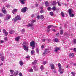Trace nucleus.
Masks as SVG:
<instances>
[{"instance_id": "1", "label": "nucleus", "mask_w": 76, "mask_h": 76, "mask_svg": "<svg viewBox=\"0 0 76 76\" xmlns=\"http://www.w3.org/2000/svg\"><path fill=\"white\" fill-rule=\"evenodd\" d=\"M68 13L69 14L70 17H72V18H73L75 16V15H74V14H73V11L72 10L69 9L68 10Z\"/></svg>"}, {"instance_id": "2", "label": "nucleus", "mask_w": 76, "mask_h": 76, "mask_svg": "<svg viewBox=\"0 0 76 76\" xmlns=\"http://www.w3.org/2000/svg\"><path fill=\"white\" fill-rule=\"evenodd\" d=\"M30 46L31 47H33L32 48V50H33L35 48V42L34 41H32V42H31L30 43Z\"/></svg>"}, {"instance_id": "3", "label": "nucleus", "mask_w": 76, "mask_h": 76, "mask_svg": "<svg viewBox=\"0 0 76 76\" xmlns=\"http://www.w3.org/2000/svg\"><path fill=\"white\" fill-rule=\"evenodd\" d=\"M23 47L25 51H27V52L29 50L28 49L29 48V47H28V45H24L23 46Z\"/></svg>"}, {"instance_id": "4", "label": "nucleus", "mask_w": 76, "mask_h": 76, "mask_svg": "<svg viewBox=\"0 0 76 76\" xmlns=\"http://www.w3.org/2000/svg\"><path fill=\"white\" fill-rule=\"evenodd\" d=\"M31 22H32V24H29L27 26L28 27L33 26V24H32V23H34V22H35V20H31Z\"/></svg>"}, {"instance_id": "5", "label": "nucleus", "mask_w": 76, "mask_h": 76, "mask_svg": "<svg viewBox=\"0 0 76 76\" xmlns=\"http://www.w3.org/2000/svg\"><path fill=\"white\" fill-rule=\"evenodd\" d=\"M26 10H28V8L27 7H25L23 8L21 10V12L22 13H25L26 12Z\"/></svg>"}, {"instance_id": "6", "label": "nucleus", "mask_w": 76, "mask_h": 76, "mask_svg": "<svg viewBox=\"0 0 76 76\" xmlns=\"http://www.w3.org/2000/svg\"><path fill=\"white\" fill-rule=\"evenodd\" d=\"M50 66L51 67V69L52 70H53L55 68V66H54V64H53V63H51L50 64Z\"/></svg>"}, {"instance_id": "7", "label": "nucleus", "mask_w": 76, "mask_h": 76, "mask_svg": "<svg viewBox=\"0 0 76 76\" xmlns=\"http://www.w3.org/2000/svg\"><path fill=\"white\" fill-rule=\"evenodd\" d=\"M3 33L4 34L5 36H7L8 35V32L7 31H6V29H3Z\"/></svg>"}, {"instance_id": "8", "label": "nucleus", "mask_w": 76, "mask_h": 76, "mask_svg": "<svg viewBox=\"0 0 76 76\" xmlns=\"http://www.w3.org/2000/svg\"><path fill=\"white\" fill-rule=\"evenodd\" d=\"M11 18V16L10 15H7L6 18H5V20H8V19H10Z\"/></svg>"}, {"instance_id": "9", "label": "nucleus", "mask_w": 76, "mask_h": 76, "mask_svg": "<svg viewBox=\"0 0 76 76\" xmlns=\"http://www.w3.org/2000/svg\"><path fill=\"white\" fill-rule=\"evenodd\" d=\"M15 18L17 20H21V17H20L19 15H17L15 17Z\"/></svg>"}, {"instance_id": "10", "label": "nucleus", "mask_w": 76, "mask_h": 76, "mask_svg": "<svg viewBox=\"0 0 76 76\" xmlns=\"http://www.w3.org/2000/svg\"><path fill=\"white\" fill-rule=\"evenodd\" d=\"M75 54L74 53H70L69 55V57L70 58H72L73 57H74Z\"/></svg>"}, {"instance_id": "11", "label": "nucleus", "mask_w": 76, "mask_h": 76, "mask_svg": "<svg viewBox=\"0 0 76 76\" xmlns=\"http://www.w3.org/2000/svg\"><path fill=\"white\" fill-rule=\"evenodd\" d=\"M49 51L48 49H45V52L43 53V54L45 55V54H46L48 53H49Z\"/></svg>"}, {"instance_id": "12", "label": "nucleus", "mask_w": 76, "mask_h": 76, "mask_svg": "<svg viewBox=\"0 0 76 76\" xmlns=\"http://www.w3.org/2000/svg\"><path fill=\"white\" fill-rule=\"evenodd\" d=\"M60 50V48L57 47H56V48L55 49L54 51L55 52H57V51H58V50Z\"/></svg>"}, {"instance_id": "13", "label": "nucleus", "mask_w": 76, "mask_h": 76, "mask_svg": "<svg viewBox=\"0 0 76 76\" xmlns=\"http://www.w3.org/2000/svg\"><path fill=\"white\" fill-rule=\"evenodd\" d=\"M20 36L17 37L15 39V41H19V39H20Z\"/></svg>"}, {"instance_id": "14", "label": "nucleus", "mask_w": 76, "mask_h": 76, "mask_svg": "<svg viewBox=\"0 0 76 76\" xmlns=\"http://www.w3.org/2000/svg\"><path fill=\"white\" fill-rule=\"evenodd\" d=\"M9 33L10 34H14L15 33V31H14V30H11L9 32Z\"/></svg>"}, {"instance_id": "15", "label": "nucleus", "mask_w": 76, "mask_h": 76, "mask_svg": "<svg viewBox=\"0 0 76 76\" xmlns=\"http://www.w3.org/2000/svg\"><path fill=\"white\" fill-rule=\"evenodd\" d=\"M24 1H26V0H20V1L21 4H24L25 2Z\"/></svg>"}, {"instance_id": "16", "label": "nucleus", "mask_w": 76, "mask_h": 76, "mask_svg": "<svg viewBox=\"0 0 76 76\" xmlns=\"http://www.w3.org/2000/svg\"><path fill=\"white\" fill-rule=\"evenodd\" d=\"M52 26H53V27H56L55 26H54L53 25H50V26H48L47 28H48V29H50V28H51V27H52Z\"/></svg>"}, {"instance_id": "17", "label": "nucleus", "mask_w": 76, "mask_h": 76, "mask_svg": "<svg viewBox=\"0 0 76 76\" xmlns=\"http://www.w3.org/2000/svg\"><path fill=\"white\" fill-rule=\"evenodd\" d=\"M19 64L20 66H23V62L22 61H20L19 62Z\"/></svg>"}, {"instance_id": "18", "label": "nucleus", "mask_w": 76, "mask_h": 76, "mask_svg": "<svg viewBox=\"0 0 76 76\" xmlns=\"http://www.w3.org/2000/svg\"><path fill=\"white\" fill-rule=\"evenodd\" d=\"M17 20H18L16 18H13L12 20V21L13 22H16L17 21Z\"/></svg>"}, {"instance_id": "19", "label": "nucleus", "mask_w": 76, "mask_h": 76, "mask_svg": "<svg viewBox=\"0 0 76 76\" xmlns=\"http://www.w3.org/2000/svg\"><path fill=\"white\" fill-rule=\"evenodd\" d=\"M18 73H19V72H18V71H17L16 72H15L14 73V76H16V75H18Z\"/></svg>"}, {"instance_id": "20", "label": "nucleus", "mask_w": 76, "mask_h": 76, "mask_svg": "<svg viewBox=\"0 0 76 76\" xmlns=\"http://www.w3.org/2000/svg\"><path fill=\"white\" fill-rule=\"evenodd\" d=\"M34 53H35V51L34 50H32L31 52V54L32 56H33Z\"/></svg>"}, {"instance_id": "21", "label": "nucleus", "mask_w": 76, "mask_h": 76, "mask_svg": "<svg viewBox=\"0 0 76 76\" xmlns=\"http://www.w3.org/2000/svg\"><path fill=\"white\" fill-rule=\"evenodd\" d=\"M17 9H14L13 11H12V13L13 14H15V12H17Z\"/></svg>"}, {"instance_id": "22", "label": "nucleus", "mask_w": 76, "mask_h": 76, "mask_svg": "<svg viewBox=\"0 0 76 76\" xmlns=\"http://www.w3.org/2000/svg\"><path fill=\"white\" fill-rule=\"evenodd\" d=\"M10 73L11 75H13V73L15 72V71L13 70H10Z\"/></svg>"}, {"instance_id": "23", "label": "nucleus", "mask_w": 76, "mask_h": 76, "mask_svg": "<svg viewBox=\"0 0 76 76\" xmlns=\"http://www.w3.org/2000/svg\"><path fill=\"white\" fill-rule=\"evenodd\" d=\"M41 71H42L44 70V66L43 65H41L40 68Z\"/></svg>"}, {"instance_id": "24", "label": "nucleus", "mask_w": 76, "mask_h": 76, "mask_svg": "<svg viewBox=\"0 0 76 76\" xmlns=\"http://www.w3.org/2000/svg\"><path fill=\"white\" fill-rule=\"evenodd\" d=\"M1 60H2V61H4V56L1 57Z\"/></svg>"}, {"instance_id": "25", "label": "nucleus", "mask_w": 76, "mask_h": 76, "mask_svg": "<svg viewBox=\"0 0 76 76\" xmlns=\"http://www.w3.org/2000/svg\"><path fill=\"white\" fill-rule=\"evenodd\" d=\"M37 63V60H35L32 63V64L33 65H34L35 64H36Z\"/></svg>"}, {"instance_id": "26", "label": "nucleus", "mask_w": 76, "mask_h": 76, "mask_svg": "<svg viewBox=\"0 0 76 76\" xmlns=\"http://www.w3.org/2000/svg\"><path fill=\"white\" fill-rule=\"evenodd\" d=\"M58 67H59V69H61V65L60 63H58Z\"/></svg>"}, {"instance_id": "27", "label": "nucleus", "mask_w": 76, "mask_h": 76, "mask_svg": "<svg viewBox=\"0 0 76 76\" xmlns=\"http://www.w3.org/2000/svg\"><path fill=\"white\" fill-rule=\"evenodd\" d=\"M52 10H53V11H56V8H55V7H53L52 8Z\"/></svg>"}, {"instance_id": "28", "label": "nucleus", "mask_w": 76, "mask_h": 76, "mask_svg": "<svg viewBox=\"0 0 76 76\" xmlns=\"http://www.w3.org/2000/svg\"><path fill=\"white\" fill-rule=\"evenodd\" d=\"M2 11L3 12V13H4V14L5 15L6 14V10H3V9L2 10Z\"/></svg>"}, {"instance_id": "29", "label": "nucleus", "mask_w": 76, "mask_h": 76, "mask_svg": "<svg viewBox=\"0 0 76 76\" xmlns=\"http://www.w3.org/2000/svg\"><path fill=\"white\" fill-rule=\"evenodd\" d=\"M61 14L62 17H63V18H64V14L63 13V12H61Z\"/></svg>"}, {"instance_id": "30", "label": "nucleus", "mask_w": 76, "mask_h": 76, "mask_svg": "<svg viewBox=\"0 0 76 76\" xmlns=\"http://www.w3.org/2000/svg\"><path fill=\"white\" fill-rule=\"evenodd\" d=\"M54 41L55 42H58V39L55 38L54 40Z\"/></svg>"}, {"instance_id": "31", "label": "nucleus", "mask_w": 76, "mask_h": 76, "mask_svg": "<svg viewBox=\"0 0 76 76\" xmlns=\"http://www.w3.org/2000/svg\"><path fill=\"white\" fill-rule=\"evenodd\" d=\"M63 34V30H61L60 31V34L61 35H62Z\"/></svg>"}, {"instance_id": "32", "label": "nucleus", "mask_w": 76, "mask_h": 76, "mask_svg": "<svg viewBox=\"0 0 76 76\" xmlns=\"http://www.w3.org/2000/svg\"><path fill=\"white\" fill-rule=\"evenodd\" d=\"M44 18L43 15H41L40 16V19H43Z\"/></svg>"}, {"instance_id": "33", "label": "nucleus", "mask_w": 76, "mask_h": 76, "mask_svg": "<svg viewBox=\"0 0 76 76\" xmlns=\"http://www.w3.org/2000/svg\"><path fill=\"white\" fill-rule=\"evenodd\" d=\"M56 4H57V2H56V1H54L53 3H52V5H53V6H54V5H56Z\"/></svg>"}, {"instance_id": "34", "label": "nucleus", "mask_w": 76, "mask_h": 76, "mask_svg": "<svg viewBox=\"0 0 76 76\" xmlns=\"http://www.w3.org/2000/svg\"><path fill=\"white\" fill-rule=\"evenodd\" d=\"M45 4L46 6H48V1H46L45 2Z\"/></svg>"}, {"instance_id": "35", "label": "nucleus", "mask_w": 76, "mask_h": 76, "mask_svg": "<svg viewBox=\"0 0 76 76\" xmlns=\"http://www.w3.org/2000/svg\"><path fill=\"white\" fill-rule=\"evenodd\" d=\"M4 41H7V37H6L4 39Z\"/></svg>"}, {"instance_id": "36", "label": "nucleus", "mask_w": 76, "mask_h": 76, "mask_svg": "<svg viewBox=\"0 0 76 76\" xmlns=\"http://www.w3.org/2000/svg\"><path fill=\"white\" fill-rule=\"evenodd\" d=\"M63 70H64V69L61 68V69H59V70L58 71L59 72H60L61 71H63Z\"/></svg>"}, {"instance_id": "37", "label": "nucleus", "mask_w": 76, "mask_h": 76, "mask_svg": "<svg viewBox=\"0 0 76 76\" xmlns=\"http://www.w3.org/2000/svg\"><path fill=\"white\" fill-rule=\"evenodd\" d=\"M73 43L74 44H76V39H74Z\"/></svg>"}, {"instance_id": "38", "label": "nucleus", "mask_w": 76, "mask_h": 76, "mask_svg": "<svg viewBox=\"0 0 76 76\" xmlns=\"http://www.w3.org/2000/svg\"><path fill=\"white\" fill-rule=\"evenodd\" d=\"M50 15L51 16H53V12H50Z\"/></svg>"}, {"instance_id": "39", "label": "nucleus", "mask_w": 76, "mask_h": 76, "mask_svg": "<svg viewBox=\"0 0 76 76\" xmlns=\"http://www.w3.org/2000/svg\"><path fill=\"white\" fill-rule=\"evenodd\" d=\"M71 74L72 75V76H75V73L73 72H71Z\"/></svg>"}, {"instance_id": "40", "label": "nucleus", "mask_w": 76, "mask_h": 76, "mask_svg": "<svg viewBox=\"0 0 76 76\" xmlns=\"http://www.w3.org/2000/svg\"><path fill=\"white\" fill-rule=\"evenodd\" d=\"M51 9V7H49L48 8H47V10H50Z\"/></svg>"}, {"instance_id": "41", "label": "nucleus", "mask_w": 76, "mask_h": 76, "mask_svg": "<svg viewBox=\"0 0 76 76\" xmlns=\"http://www.w3.org/2000/svg\"><path fill=\"white\" fill-rule=\"evenodd\" d=\"M29 72H33V69H30L29 70Z\"/></svg>"}, {"instance_id": "42", "label": "nucleus", "mask_w": 76, "mask_h": 76, "mask_svg": "<svg viewBox=\"0 0 76 76\" xmlns=\"http://www.w3.org/2000/svg\"><path fill=\"white\" fill-rule=\"evenodd\" d=\"M6 7L7 8H8V7H10V5H7Z\"/></svg>"}, {"instance_id": "43", "label": "nucleus", "mask_w": 76, "mask_h": 76, "mask_svg": "<svg viewBox=\"0 0 76 76\" xmlns=\"http://www.w3.org/2000/svg\"><path fill=\"white\" fill-rule=\"evenodd\" d=\"M33 69L34 70H35V71H37L38 70V69H37V70H36V69H35V66H33Z\"/></svg>"}, {"instance_id": "44", "label": "nucleus", "mask_w": 76, "mask_h": 76, "mask_svg": "<svg viewBox=\"0 0 76 76\" xmlns=\"http://www.w3.org/2000/svg\"><path fill=\"white\" fill-rule=\"evenodd\" d=\"M42 64H44V65H45V64H46V61H45L44 62H43Z\"/></svg>"}, {"instance_id": "45", "label": "nucleus", "mask_w": 76, "mask_h": 76, "mask_svg": "<svg viewBox=\"0 0 76 76\" xmlns=\"http://www.w3.org/2000/svg\"><path fill=\"white\" fill-rule=\"evenodd\" d=\"M28 44L26 43V42H23V45H27Z\"/></svg>"}, {"instance_id": "46", "label": "nucleus", "mask_w": 76, "mask_h": 76, "mask_svg": "<svg viewBox=\"0 0 76 76\" xmlns=\"http://www.w3.org/2000/svg\"><path fill=\"white\" fill-rule=\"evenodd\" d=\"M73 51L76 53V48H74L73 49Z\"/></svg>"}, {"instance_id": "47", "label": "nucleus", "mask_w": 76, "mask_h": 76, "mask_svg": "<svg viewBox=\"0 0 76 76\" xmlns=\"http://www.w3.org/2000/svg\"><path fill=\"white\" fill-rule=\"evenodd\" d=\"M36 52L38 54L39 53V50H38V48H37L36 49Z\"/></svg>"}, {"instance_id": "48", "label": "nucleus", "mask_w": 76, "mask_h": 76, "mask_svg": "<svg viewBox=\"0 0 76 76\" xmlns=\"http://www.w3.org/2000/svg\"><path fill=\"white\" fill-rule=\"evenodd\" d=\"M1 43V44H3V43H4V41L3 40H1L0 41Z\"/></svg>"}, {"instance_id": "49", "label": "nucleus", "mask_w": 76, "mask_h": 76, "mask_svg": "<svg viewBox=\"0 0 76 76\" xmlns=\"http://www.w3.org/2000/svg\"><path fill=\"white\" fill-rule=\"evenodd\" d=\"M26 58H27V59H29V58H30V56H26Z\"/></svg>"}, {"instance_id": "50", "label": "nucleus", "mask_w": 76, "mask_h": 76, "mask_svg": "<svg viewBox=\"0 0 76 76\" xmlns=\"http://www.w3.org/2000/svg\"><path fill=\"white\" fill-rule=\"evenodd\" d=\"M44 12V11L42 10H41V11L40 12V13H43V12Z\"/></svg>"}, {"instance_id": "51", "label": "nucleus", "mask_w": 76, "mask_h": 76, "mask_svg": "<svg viewBox=\"0 0 76 76\" xmlns=\"http://www.w3.org/2000/svg\"><path fill=\"white\" fill-rule=\"evenodd\" d=\"M37 19H39V18H40V16H39V15H38L37 16Z\"/></svg>"}, {"instance_id": "52", "label": "nucleus", "mask_w": 76, "mask_h": 76, "mask_svg": "<svg viewBox=\"0 0 76 76\" xmlns=\"http://www.w3.org/2000/svg\"><path fill=\"white\" fill-rule=\"evenodd\" d=\"M58 6H61V4H60V2H58Z\"/></svg>"}, {"instance_id": "53", "label": "nucleus", "mask_w": 76, "mask_h": 76, "mask_svg": "<svg viewBox=\"0 0 76 76\" xmlns=\"http://www.w3.org/2000/svg\"><path fill=\"white\" fill-rule=\"evenodd\" d=\"M3 16V15L1 13L0 14V17H2Z\"/></svg>"}, {"instance_id": "54", "label": "nucleus", "mask_w": 76, "mask_h": 76, "mask_svg": "<svg viewBox=\"0 0 76 76\" xmlns=\"http://www.w3.org/2000/svg\"><path fill=\"white\" fill-rule=\"evenodd\" d=\"M22 32H25V30L24 29H23L22 30Z\"/></svg>"}, {"instance_id": "55", "label": "nucleus", "mask_w": 76, "mask_h": 76, "mask_svg": "<svg viewBox=\"0 0 76 76\" xmlns=\"http://www.w3.org/2000/svg\"><path fill=\"white\" fill-rule=\"evenodd\" d=\"M40 9H41V10H42L43 9V7H40Z\"/></svg>"}, {"instance_id": "56", "label": "nucleus", "mask_w": 76, "mask_h": 76, "mask_svg": "<svg viewBox=\"0 0 76 76\" xmlns=\"http://www.w3.org/2000/svg\"><path fill=\"white\" fill-rule=\"evenodd\" d=\"M46 40V39H42V42H45V41Z\"/></svg>"}, {"instance_id": "57", "label": "nucleus", "mask_w": 76, "mask_h": 76, "mask_svg": "<svg viewBox=\"0 0 76 76\" xmlns=\"http://www.w3.org/2000/svg\"><path fill=\"white\" fill-rule=\"evenodd\" d=\"M60 72V74H63V72H61L60 71V72Z\"/></svg>"}, {"instance_id": "58", "label": "nucleus", "mask_w": 76, "mask_h": 76, "mask_svg": "<svg viewBox=\"0 0 76 76\" xmlns=\"http://www.w3.org/2000/svg\"><path fill=\"white\" fill-rule=\"evenodd\" d=\"M52 31H53V32H56V30L54 29H52Z\"/></svg>"}, {"instance_id": "59", "label": "nucleus", "mask_w": 76, "mask_h": 76, "mask_svg": "<svg viewBox=\"0 0 76 76\" xmlns=\"http://www.w3.org/2000/svg\"><path fill=\"white\" fill-rule=\"evenodd\" d=\"M35 5L36 7H38V4H36Z\"/></svg>"}, {"instance_id": "60", "label": "nucleus", "mask_w": 76, "mask_h": 76, "mask_svg": "<svg viewBox=\"0 0 76 76\" xmlns=\"http://www.w3.org/2000/svg\"><path fill=\"white\" fill-rule=\"evenodd\" d=\"M3 56V54L1 53H0V56Z\"/></svg>"}, {"instance_id": "61", "label": "nucleus", "mask_w": 76, "mask_h": 76, "mask_svg": "<svg viewBox=\"0 0 76 76\" xmlns=\"http://www.w3.org/2000/svg\"><path fill=\"white\" fill-rule=\"evenodd\" d=\"M41 48H44V45H42L41 47Z\"/></svg>"}, {"instance_id": "62", "label": "nucleus", "mask_w": 76, "mask_h": 76, "mask_svg": "<svg viewBox=\"0 0 76 76\" xmlns=\"http://www.w3.org/2000/svg\"><path fill=\"white\" fill-rule=\"evenodd\" d=\"M57 36H58V35H59V33H57L56 34Z\"/></svg>"}, {"instance_id": "63", "label": "nucleus", "mask_w": 76, "mask_h": 76, "mask_svg": "<svg viewBox=\"0 0 76 76\" xmlns=\"http://www.w3.org/2000/svg\"><path fill=\"white\" fill-rule=\"evenodd\" d=\"M73 65L74 66H76V63H74L73 64Z\"/></svg>"}, {"instance_id": "64", "label": "nucleus", "mask_w": 76, "mask_h": 76, "mask_svg": "<svg viewBox=\"0 0 76 76\" xmlns=\"http://www.w3.org/2000/svg\"><path fill=\"white\" fill-rule=\"evenodd\" d=\"M50 29L47 30V32H50Z\"/></svg>"}]
</instances>
